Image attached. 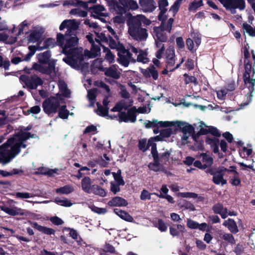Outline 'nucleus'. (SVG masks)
<instances>
[{
    "label": "nucleus",
    "instance_id": "f257e3e1",
    "mask_svg": "<svg viewBox=\"0 0 255 255\" xmlns=\"http://www.w3.org/2000/svg\"><path fill=\"white\" fill-rule=\"evenodd\" d=\"M79 42V38L76 34L57 33L56 35V45L62 48V53H65L71 48H76Z\"/></svg>",
    "mask_w": 255,
    "mask_h": 255
},
{
    "label": "nucleus",
    "instance_id": "f03ea898",
    "mask_svg": "<svg viewBox=\"0 0 255 255\" xmlns=\"http://www.w3.org/2000/svg\"><path fill=\"white\" fill-rule=\"evenodd\" d=\"M26 147L25 144H2L0 146V162L8 163L20 151V147Z\"/></svg>",
    "mask_w": 255,
    "mask_h": 255
},
{
    "label": "nucleus",
    "instance_id": "7ed1b4c3",
    "mask_svg": "<svg viewBox=\"0 0 255 255\" xmlns=\"http://www.w3.org/2000/svg\"><path fill=\"white\" fill-rule=\"evenodd\" d=\"M64 54L67 55L63 59L64 62L74 69L80 68L84 61V55L82 51L78 48H71Z\"/></svg>",
    "mask_w": 255,
    "mask_h": 255
},
{
    "label": "nucleus",
    "instance_id": "20e7f679",
    "mask_svg": "<svg viewBox=\"0 0 255 255\" xmlns=\"http://www.w3.org/2000/svg\"><path fill=\"white\" fill-rule=\"evenodd\" d=\"M170 122L173 124L172 126L177 127L182 132V134L180 135L181 143H190L189 138L190 137L193 139V135L195 134L194 127L191 125L182 122Z\"/></svg>",
    "mask_w": 255,
    "mask_h": 255
},
{
    "label": "nucleus",
    "instance_id": "39448f33",
    "mask_svg": "<svg viewBox=\"0 0 255 255\" xmlns=\"http://www.w3.org/2000/svg\"><path fill=\"white\" fill-rule=\"evenodd\" d=\"M61 99L57 96H50L46 98L42 103L43 111L48 116L55 114L58 112L60 105Z\"/></svg>",
    "mask_w": 255,
    "mask_h": 255
},
{
    "label": "nucleus",
    "instance_id": "423d86ee",
    "mask_svg": "<svg viewBox=\"0 0 255 255\" xmlns=\"http://www.w3.org/2000/svg\"><path fill=\"white\" fill-rule=\"evenodd\" d=\"M32 128V126L29 125L15 134L14 136L8 138L4 143H23L24 141L30 138H35L37 136L35 134H31L30 132H27Z\"/></svg>",
    "mask_w": 255,
    "mask_h": 255
},
{
    "label": "nucleus",
    "instance_id": "0eeeda50",
    "mask_svg": "<svg viewBox=\"0 0 255 255\" xmlns=\"http://www.w3.org/2000/svg\"><path fill=\"white\" fill-rule=\"evenodd\" d=\"M173 134V130L171 128H166L161 129L160 131V134L153 138L149 139L147 143H154V142L155 141H162L166 142H176L178 143L179 141L177 140L175 135H173L171 137V135Z\"/></svg>",
    "mask_w": 255,
    "mask_h": 255
},
{
    "label": "nucleus",
    "instance_id": "6e6552de",
    "mask_svg": "<svg viewBox=\"0 0 255 255\" xmlns=\"http://www.w3.org/2000/svg\"><path fill=\"white\" fill-rule=\"evenodd\" d=\"M19 79L28 88L31 90L36 89L38 86H41L43 84L42 79L36 74L30 76L22 75Z\"/></svg>",
    "mask_w": 255,
    "mask_h": 255
},
{
    "label": "nucleus",
    "instance_id": "1a4fd4ad",
    "mask_svg": "<svg viewBox=\"0 0 255 255\" xmlns=\"http://www.w3.org/2000/svg\"><path fill=\"white\" fill-rule=\"evenodd\" d=\"M137 109L133 106L127 110V113L121 112L119 113V117L120 121L125 123H135L136 121Z\"/></svg>",
    "mask_w": 255,
    "mask_h": 255
},
{
    "label": "nucleus",
    "instance_id": "9d476101",
    "mask_svg": "<svg viewBox=\"0 0 255 255\" xmlns=\"http://www.w3.org/2000/svg\"><path fill=\"white\" fill-rule=\"evenodd\" d=\"M79 22L75 19H66L63 21L60 25L59 30L61 31L67 28L66 33L77 34L76 31L79 28Z\"/></svg>",
    "mask_w": 255,
    "mask_h": 255
},
{
    "label": "nucleus",
    "instance_id": "9b49d317",
    "mask_svg": "<svg viewBox=\"0 0 255 255\" xmlns=\"http://www.w3.org/2000/svg\"><path fill=\"white\" fill-rule=\"evenodd\" d=\"M37 63H34L32 65V69L37 71L43 74L50 75L53 72H55V62L53 60L50 61L48 66H44Z\"/></svg>",
    "mask_w": 255,
    "mask_h": 255
},
{
    "label": "nucleus",
    "instance_id": "f8f14e48",
    "mask_svg": "<svg viewBox=\"0 0 255 255\" xmlns=\"http://www.w3.org/2000/svg\"><path fill=\"white\" fill-rule=\"evenodd\" d=\"M234 172L233 170L228 169L224 167H220L216 171V173L213 177V182L217 185L221 184L224 185L227 183V181L223 178V176L226 172Z\"/></svg>",
    "mask_w": 255,
    "mask_h": 255
},
{
    "label": "nucleus",
    "instance_id": "ddd939ff",
    "mask_svg": "<svg viewBox=\"0 0 255 255\" xmlns=\"http://www.w3.org/2000/svg\"><path fill=\"white\" fill-rule=\"evenodd\" d=\"M248 2L253 5L255 3V0H247ZM231 5L228 7L227 10H230L231 13L235 14L236 13V9L239 8L240 10H244L246 7V2L245 0H232Z\"/></svg>",
    "mask_w": 255,
    "mask_h": 255
},
{
    "label": "nucleus",
    "instance_id": "4468645a",
    "mask_svg": "<svg viewBox=\"0 0 255 255\" xmlns=\"http://www.w3.org/2000/svg\"><path fill=\"white\" fill-rule=\"evenodd\" d=\"M165 26H154L153 28L152 35L154 40H159L160 42H166L168 35L165 32L166 31Z\"/></svg>",
    "mask_w": 255,
    "mask_h": 255
},
{
    "label": "nucleus",
    "instance_id": "2eb2a0df",
    "mask_svg": "<svg viewBox=\"0 0 255 255\" xmlns=\"http://www.w3.org/2000/svg\"><path fill=\"white\" fill-rule=\"evenodd\" d=\"M201 127L199 131L193 135V140L196 143H204L205 138L209 136V127Z\"/></svg>",
    "mask_w": 255,
    "mask_h": 255
},
{
    "label": "nucleus",
    "instance_id": "dca6fc26",
    "mask_svg": "<svg viewBox=\"0 0 255 255\" xmlns=\"http://www.w3.org/2000/svg\"><path fill=\"white\" fill-rule=\"evenodd\" d=\"M139 17V14L134 16H131V17L128 19L127 23L128 26L129 33L141 28V22Z\"/></svg>",
    "mask_w": 255,
    "mask_h": 255
},
{
    "label": "nucleus",
    "instance_id": "f3484780",
    "mask_svg": "<svg viewBox=\"0 0 255 255\" xmlns=\"http://www.w3.org/2000/svg\"><path fill=\"white\" fill-rule=\"evenodd\" d=\"M173 124L168 121L158 122L156 120H153L152 121L146 120L144 123L145 127L146 128H156L157 127L168 128L172 127Z\"/></svg>",
    "mask_w": 255,
    "mask_h": 255
},
{
    "label": "nucleus",
    "instance_id": "a211bd4d",
    "mask_svg": "<svg viewBox=\"0 0 255 255\" xmlns=\"http://www.w3.org/2000/svg\"><path fill=\"white\" fill-rule=\"evenodd\" d=\"M170 155H171L172 160L173 161H176L178 160L180 157V153L179 151L173 152L172 151L166 150L162 153L160 157H159L161 162H162L163 164H166L168 161V158Z\"/></svg>",
    "mask_w": 255,
    "mask_h": 255
},
{
    "label": "nucleus",
    "instance_id": "6ab92c4d",
    "mask_svg": "<svg viewBox=\"0 0 255 255\" xmlns=\"http://www.w3.org/2000/svg\"><path fill=\"white\" fill-rule=\"evenodd\" d=\"M139 3L144 12H152L157 7L154 0H139Z\"/></svg>",
    "mask_w": 255,
    "mask_h": 255
},
{
    "label": "nucleus",
    "instance_id": "aec40b11",
    "mask_svg": "<svg viewBox=\"0 0 255 255\" xmlns=\"http://www.w3.org/2000/svg\"><path fill=\"white\" fill-rule=\"evenodd\" d=\"M165 55L166 68L174 66L175 63V54L174 48L171 47L167 48Z\"/></svg>",
    "mask_w": 255,
    "mask_h": 255
},
{
    "label": "nucleus",
    "instance_id": "412c9836",
    "mask_svg": "<svg viewBox=\"0 0 255 255\" xmlns=\"http://www.w3.org/2000/svg\"><path fill=\"white\" fill-rule=\"evenodd\" d=\"M141 73L146 78H150L151 76L154 80L158 78V73L153 65H150L146 69H142Z\"/></svg>",
    "mask_w": 255,
    "mask_h": 255
},
{
    "label": "nucleus",
    "instance_id": "4be33fe9",
    "mask_svg": "<svg viewBox=\"0 0 255 255\" xmlns=\"http://www.w3.org/2000/svg\"><path fill=\"white\" fill-rule=\"evenodd\" d=\"M129 34L134 39L140 41L146 39L148 36L147 30L145 28L141 27Z\"/></svg>",
    "mask_w": 255,
    "mask_h": 255
},
{
    "label": "nucleus",
    "instance_id": "5701e85b",
    "mask_svg": "<svg viewBox=\"0 0 255 255\" xmlns=\"http://www.w3.org/2000/svg\"><path fill=\"white\" fill-rule=\"evenodd\" d=\"M108 204L111 207H125L128 205V202L125 199L116 196L110 200Z\"/></svg>",
    "mask_w": 255,
    "mask_h": 255
},
{
    "label": "nucleus",
    "instance_id": "b1692460",
    "mask_svg": "<svg viewBox=\"0 0 255 255\" xmlns=\"http://www.w3.org/2000/svg\"><path fill=\"white\" fill-rule=\"evenodd\" d=\"M246 82L244 83V84L249 90V93L247 94L246 97L248 100V102H250L252 101L253 97L252 93L255 90L254 86L255 85V78L251 79L250 77L249 79H247Z\"/></svg>",
    "mask_w": 255,
    "mask_h": 255
},
{
    "label": "nucleus",
    "instance_id": "393cba45",
    "mask_svg": "<svg viewBox=\"0 0 255 255\" xmlns=\"http://www.w3.org/2000/svg\"><path fill=\"white\" fill-rule=\"evenodd\" d=\"M148 167L150 170L155 172L164 170L163 164L161 162L160 158L153 159V162L150 163Z\"/></svg>",
    "mask_w": 255,
    "mask_h": 255
},
{
    "label": "nucleus",
    "instance_id": "a878e982",
    "mask_svg": "<svg viewBox=\"0 0 255 255\" xmlns=\"http://www.w3.org/2000/svg\"><path fill=\"white\" fill-rule=\"evenodd\" d=\"M214 212L216 214L221 215L222 218L225 219L228 216V210L220 203L215 204L212 208Z\"/></svg>",
    "mask_w": 255,
    "mask_h": 255
},
{
    "label": "nucleus",
    "instance_id": "bb28decb",
    "mask_svg": "<svg viewBox=\"0 0 255 255\" xmlns=\"http://www.w3.org/2000/svg\"><path fill=\"white\" fill-rule=\"evenodd\" d=\"M32 226L39 232L48 235H54L55 232V230L53 229L39 225L36 222L33 223Z\"/></svg>",
    "mask_w": 255,
    "mask_h": 255
},
{
    "label": "nucleus",
    "instance_id": "cd10ccee",
    "mask_svg": "<svg viewBox=\"0 0 255 255\" xmlns=\"http://www.w3.org/2000/svg\"><path fill=\"white\" fill-rule=\"evenodd\" d=\"M0 209L1 210L4 211L6 213L11 216H15L17 215H23V213L20 208L17 207L8 208L4 206H0Z\"/></svg>",
    "mask_w": 255,
    "mask_h": 255
},
{
    "label": "nucleus",
    "instance_id": "c85d7f7f",
    "mask_svg": "<svg viewBox=\"0 0 255 255\" xmlns=\"http://www.w3.org/2000/svg\"><path fill=\"white\" fill-rule=\"evenodd\" d=\"M51 56L50 51L47 50L43 53H39L37 55V59L38 62L41 64H46L50 62L49 58Z\"/></svg>",
    "mask_w": 255,
    "mask_h": 255
},
{
    "label": "nucleus",
    "instance_id": "c756f323",
    "mask_svg": "<svg viewBox=\"0 0 255 255\" xmlns=\"http://www.w3.org/2000/svg\"><path fill=\"white\" fill-rule=\"evenodd\" d=\"M244 66L245 71L243 74L244 82L246 83L247 79H249L251 77L250 74L252 72V62L249 60H244Z\"/></svg>",
    "mask_w": 255,
    "mask_h": 255
},
{
    "label": "nucleus",
    "instance_id": "7c9ffc66",
    "mask_svg": "<svg viewBox=\"0 0 255 255\" xmlns=\"http://www.w3.org/2000/svg\"><path fill=\"white\" fill-rule=\"evenodd\" d=\"M115 213L121 219L129 222H133V218L127 212L119 209H114Z\"/></svg>",
    "mask_w": 255,
    "mask_h": 255
},
{
    "label": "nucleus",
    "instance_id": "2f4dec72",
    "mask_svg": "<svg viewBox=\"0 0 255 255\" xmlns=\"http://www.w3.org/2000/svg\"><path fill=\"white\" fill-rule=\"evenodd\" d=\"M223 225L227 227L233 233H237L239 231L237 224L233 219H228L225 220L223 223Z\"/></svg>",
    "mask_w": 255,
    "mask_h": 255
},
{
    "label": "nucleus",
    "instance_id": "473e14b6",
    "mask_svg": "<svg viewBox=\"0 0 255 255\" xmlns=\"http://www.w3.org/2000/svg\"><path fill=\"white\" fill-rule=\"evenodd\" d=\"M91 179L88 177H85L81 181V186L82 190L89 194H90L92 187Z\"/></svg>",
    "mask_w": 255,
    "mask_h": 255
},
{
    "label": "nucleus",
    "instance_id": "72a5a7b5",
    "mask_svg": "<svg viewBox=\"0 0 255 255\" xmlns=\"http://www.w3.org/2000/svg\"><path fill=\"white\" fill-rule=\"evenodd\" d=\"M41 36L42 33L40 31L38 30H33L28 37V41L32 43L37 42L38 45H39Z\"/></svg>",
    "mask_w": 255,
    "mask_h": 255
},
{
    "label": "nucleus",
    "instance_id": "f704fd0d",
    "mask_svg": "<svg viewBox=\"0 0 255 255\" xmlns=\"http://www.w3.org/2000/svg\"><path fill=\"white\" fill-rule=\"evenodd\" d=\"M219 237L221 239L225 241L227 243L230 244H235L236 241L231 234L227 233L222 231H220L219 232Z\"/></svg>",
    "mask_w": 255,
    "mask_h": 255
},
{
    "label": "nucleus",
    "instance_id": "c9c22d12",
    "mask_svg": "<svg viewBox=\"0 0 255 255\" xmlns=\"http://www.w3.org/2000/svg\"><path fill=\"white\" fill-rule=\"evenodd\" d=\"M56 44V41L52 38H47L44 41L43 46H40L38 45V50L41 51L44 49L49 48L50 47H53Z\"/></svg>",
    "mask_w": 255,
    "mask_h": 255
},
{
    "label": "nucleus",
    "instance_id": "e433bc0d",
    "mask_svg": "<svg viewBox=\"0 0 255 255\" xmlns=\"http://www.w3.org/2000/svg\"><path fill=\"white\" fill-rule=\"evenodd\" d=\"M121 73L118 71L116 68L110 67L107 68L105 71V75L108 77H110L114 79H118L120 77Z\"/></svg>",
    "mask_w": 255,
    "mask_h": 255
},
{
    "label": "nucleus",
    "instance_id": "4c0bfd02",
    "mask_svg": "<svg viewBox=\"0 0 255 255\" xmlns=\"http://www.w3.org/2000/svg\"><path fill=\"white\" fill-rule=\"evenodd\" d=\"M91 193H93L95 195H99L101 197H105L106 195V193L104 189L96 184H94L92 185L90 192V194Z\"/></svg>",
    "mask_w": 255,
    "mask_h": 255
},
{
    "label": "nucleus",
    "instance_id": "58836bf2",
    "mask_svg": "<svg viewBox=\"0 0 255 255\" xmlns=\"http://www.w3.org/2000/svg\"><path fill=\"white\" fill-rule=\"evenodd\" d=\"M97 109L96 110L97 114L101 117L108 116L109 108H105L103 107L100 103L97 102Z\"/></svg>",
    "mask_w": 255,
    "mask_h": 255
},
{
    "label": "nucleus",
    "instance_id": "ea45409f",
    "mask_svg": "<svg viewBox=\"0 0 255 255\" xmlns=\"http://www.w3.org/2000/svg\"><path fill=\"white\" fill-rule=\"evenodd\" d=\"M74 191L73 187L69 185H65L63 187L57 188L55 190V192L59 194H68Z\"/></svg>",
    "mask_w": 255,
    "mask_h": 255
},
{
    "label": "nucleus",
    "instance_id": "a19ab883",
    "mask_svg": "<svg viewBox=\"0 0 255 255\" xmlns=\"http://www.w3.org/2000/svg\"><path fill=\"white\" fill-rule=\"evenodd\" d=\"M58 111V117L63 120L67 119L69 115V111L67 109L66 105L59 107Z\"/></svg>",
    "mask_w": 255,
    "mask_h": 255
},
{
    "label": "nucleus",
    "instance_id": "79ce46f5",
    "mask_svg": "<svg viewBox=\"0 0 255 255\" xmlns=\"http://www.w3.org/2000/svg\"><path fill=\"white\" fill-rule=\"evenodd\" d=\"M101 53V48L99 45H96L95 43L91 45L90 55L91 58H96Z\"/></svg>",
    "mask_w": 255,
    "mask_h": 255
},
{
    "label": "nucleus",
    "instance_id": "37998d69",
    "mask_svg": "<svg viewBox=\"0 0 255 255\" xmlns=\"http://www.w3.org/2000/svg\"><path fill=\"white\" fill-rule=\"evenodd\" d=\"M242 28L244 30V32H247L250 36L255 37V27H253L251 25L247 23H244Z\"/></svg>",
    "mask_w": 255,
    "mask_h": 255
},
{
    "label": "nucleus",
    "instance_id": "c03bdc74",
    "mask_svg": "<svg viewBox=\"0 0 255 255\" xmlns=\"http://www.w3.org/2000/svg\"><path fill=\"white\" fill-rule=\"evenodd\" d=\"M54 202L58 205L66 207H71L73 205L72 203L70 200L66 198L63 199L56 198Z\"/></svg>",
    "mask_w": 255,
    "mask_h": 255
},
{
    "label": "nucleus",
    "instance_id": "a18cd8bd",
    "mask_svg": "<svg viewBox=\"0 0 255 255\" xmlns=\"http://www.w3.org/2000/svg\"><path fill=\"white\" fill-rule=\"evenodd\" d=\"M201 156H202L203 161L205 162L207 165H212L213 163V159L211 157L206 153H202L198 155L197 157L200 158Z\"/></svg>",
    "mask_w": 255,
    "mask_h": 255
},
{
    "label": "nucleus",
    "instance_id": "49530a36",
    "mask_svg": "<svg viewBox=\"0 0 255 255\" xmlns=\"http://www.w3.org/2000/svg\"><path fill=\"white\" fill-rule=\"evenodd\" d=\"M119 88H120L121 91L120 94L123 98L128 99L130 97V94L127 91L125 86L121 84H119Z\"/></svg>",
    "mask_w": 255,
    "mask_h": 255
},
{
    "label": "nucleus",
    "instance_id": "de8ad7c7",
    "mask_svg": "<svg viewBox=\"0 0 255 255\" xmlns=\"http://www.w3.org/2000/svg\"><path fill=\"white\" fill-rule=\"evenodd\" d=\"M155 227L157 228L162 232H165L167 230V226L166 223L161 219L158 220L157 223Z\"/></svg>",
    "mask_w": 255,
    "mask_h": 255
},
{
    "label": "nucleus",
    "instance_id": "09e8293b",
    "mask_svg": "<svg viewBox=\"0 0 255 255\" xmlns=\"http://www.w3.org/2000/svg\"><path fill=\"white\" fill-rule=\"evenodd\" d=\"M113 175L116 181L120 185H124L125 182L121 176V171L119 170L117 173L113 172Z\"/></svg>",
    "mask_w": 255,
    "mask_h": 255
},
{
    "label": "nucleus",
    "instance_id": "8fccbe9b",
    "mask_svg": "<svg viewBox=\"0 0 255 255\" xmlns=\"http://www.w3.org/2000/svg\"><path fill=\"white\" fill-rule=\"evenodd\" d=\"M90 9L92 10V12L98 15H102V11L105 10V8L103 6L101 5H94L91 7Z\"/></svg>",
    "mask_w": 255,
    "mask_h": 255
},
{
    "label": "nucleus",
    "instance_id": "3c124183",
    "mask_svg": "<svg viewBox=\"0 0 255 255\" xmlns=\"http://www.w3.org/2000/svg\"><path fill=\"white\" fill-rule=\"evenodd\" d=\"M183 76L185 78V82L186 84H188L189 83H197V79L195 76H189L187 74L185 73L183 75Z\"/></svg>",
    "mask_w": 255,
    "mask_h": 255
},
{
    "label": "nucleus",
    "instance_id": "603ef678",
    "mask_svg": "<svg viewBox=\"0 0 255 255\" xmlns=\"http://www.w3.org/2000/svg\"><path fill=\"white\" fill-rule=\"evenodd\" d=\"M118 51V57L122 56V55H125L128 49H126L124 45L119 42V47L116 49Z\"/></svg>",
    "mask_w": 255,
    "mask_h": 255
},
{
    "label": "nucleus",
    "instance_id": "864d4df0",
    "mask_svg": "<svg viewBox=\"0 0 255 255\" xmlns=\"http://www.w3.org/2000/svg\"><path fill=\"white\" fill-rule=\"evenodd\" d=\"M153 194V193H150L147 190L144 189L141 193L140 198L141 200H149L151 199V195Z\"/></svg>",
    "mask_w": 255,
    "mask_h": 255
},
{
    "label": "nucleus",
    "instance_id": "5fc2aeb1",
    "mask_svg": "<svg viewBox=\"0 0 255 255\" xmlns=\"http://www.w3.org/2000/svg\"><path fill=\"white\" fill-rule=\"evenodd\" d=\"M38 172L39 173L44 174V175H51L53 173H54V170L53 169H50L48 168H46L44 167H41L38 168Z\"/></svg>",
    "mask_w": 255,
    "mask_h": 255
},
{
    "label": "nucleus",
    "instance_id": "6e6d98bb",
    "mask_svg": "<svg viewBox=\"0 0 255 255\" xmlns=\"http://www.w3.org/2000/svg\"><path fill=\"white\" fill-rule=\"evenodd\" d=\"M119 62L125 67H128L129 64L128 59L125 55H122L118 58Z\"/></svg>",
    "mask_w": 255,
    "mask_h": 255
},
{
    "label": "nucleus",
    "instance_id": "4d7b16f0",
    "mask_svg": "<svg viewBox=\"0 0 255 255\" xmlns=\"http://www.w3.org/2000/svg\"><path fill=\"white\" fill-rule=\"evenodd\" d=\"M209 133L215 137H221V134L219 130L215 127H209Z\"/></svg>",
    "mask_w": 255,
    "mask_h": 255
},
{
    "label": "nucleus",
    "instance_id": "13d9d810",
    "mask_svg": "<svg viewBox=\"0 0 255 255\" xmlns=\"http://www.w3.org/2000/svg\"><path fill=\"white\" fill-rule=\"evenodd\" d=\"M174 20V18L171 17L168 19L167 23H166V22H165L164 27L165 29H166V31L169 33L171 32Z\"/></svg>",
    "mask_w": 255,
    "mask_h": 255
},
{
    "label": "nucleus",
    "instance_id": "bf43d9fd",
    "mask_svg": "<svg viewBox=\"0 0 255 255\" xmlns=\"http://www.w3.org/2000/svg\"><path fill=\"white\" fill-rule=\"evenodd\" d=\"M219 137H210L209 135L207 137L205 138L204 142L206 143H219L220 139H219Z\"/></svg>",
    "mask_w": 255,
    "mask_h": 255
},
{
    "label": "nucleus",
    "instance_id": "052dcab7",
    "mask_svg": "<svg viewBox=\"0 0 255 255\" xmlns=\"http://www.w3.org/2000/svg\"><path fill=\"white\" fill-rule=\"evenodd\" d=\"M121 185L118 183L116 184L114 182H111V191L114 194H116L119 192L121 189L120 186Z\"/></svg>",
    "mask_w": 255,
    "mask_h": 255
},
{
    "label": "nucleus",
    "instance_id": "680f3d73",
    "mask_svg": "<svg viewBox=\"0 0 255 255\" xmlns=\"http://www.w3.org/2000/svg\"><path fill=\"white\" fill-rule=\"evenodd\" d=\"M50 221L53 224L57 226L62 225L64 223V221L61 219L57 216L51 217L50 219Z\"/></svg>",
    "mask_w": 255,
    "mask_h": 255
},
{
    "label": "nucleus",
    "instance_id": "e2e57ef3",
    "mask_svg": "<svg viewBox=\"0 0 255 255\" xmlns=\"http://www.w3.org/2000/svg\"><path fill=\"white\" fill-rule=\"evenodd\" d=\"M228 92L225 89H222L217 92V98L220 100H224Z\"/></svg>",
    "mask_w": 255,
    "mask_h": 255
},
{
    "label": "nucleus",
    "instance_id": "0e129e2a",
    "mask_svg": "<svg viewBox=\"0 0 255 255\" xmlns=\"http://www.w3.org/2000/svg\"><path fill=\"white\" fill-rule=\"evenodd\" d=\"M180 6V4L175 1L173 5L170 7L169 11L173 12V16H175V15L178 12Z\"/></svg>",
    "mask_w": 255,
    "mask_h": 255
},
{
    "label": "nucleus",
    "instance_id": "69168bd1",
    "mask_svg": "<svg viewBox=\"0 0 255 255\" xmlns=\"http://www.w3.org/2000/svg\"><path fill=\"white\" fill-rule=\"evenodd\" d=\"M41 109L40 106H35L27 111V113L28 114H37L40 112Z\"/></svg>",
    "mask_w": 255,
    "mask_h": 255
},
{
    "label": "nucleus",
    "instance_id": "338daca9",
    "mask_svg": "<svg viewBox=\"0 0 255 255\" xmlns=\"http://www.w3.org/2000/svg\"><path fill=\"white\" fill-rule=\"evenodd\" d=\"M97 127L93 125H91L90 126H88L84 131V133H94L97 131Z\"/></svg>",
    "mask_w": 255,
    "mask_h": 255
},
{
    "label": "nucleus",
    "instance_id": "774afa93",
    "mask_svg": "<svg viewBox=\"0 0 255 255\" xmlns=\"http://www.w3.org/2000/svg\"><path fill=\"white\" fill-rule=\"evenodd\" d=\"M96 36L100 39V40L102 42L108 43L109 42V38L106 36L105 33L103 32L96 33Z\"/></svg>",
    "mask_w": 255,
    "mask_h": 255
}]
</instances>
